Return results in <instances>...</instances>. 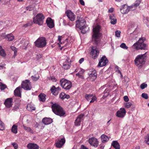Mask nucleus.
Instances as JSON below:
<instances>
[{"instance_id": "f257e3e1", "label": "nucleus", "mask_w": 149, "mask_h": 149, "mask_svg": "<svg viewBox=\"0 0 149 149\" xmlns=\"http://www.w3.org/2000/svg\"><path fill=\"white\" fill-rule=\"evenodd\" d=\"M77 19L76 21V27L81 30L83 34H85L89 30V28L86 25V22L82 18L77 17Z\"/></svg>"}, {"instance_id": "f03ea898", "label": "nucleus", "mask_w": 149, "mask_h": 149, "mask_svg": "<svg viewBox=\"0 0 149 149\" xmlns=\"http://www.w3.org/2000/svg\"><path fill=\"white\" fill-rule=\"evenodd\" d=\"M100 26L97 25L93 29V34L92 35V41L94 44H98L100 42V37L102 34L100 33Z\"/></svg>"}, {"instance_id": "7ed1b4c3", "label": "nucleus", "mask_w": 149, "mask_h": 149, "mask_svg": "<svg viewBox=\"0 0 149 149\" xmlns=\"http://www.w3.org/2000/svg\"><path fill=\"white\" fill-rule=\"evenodd\" d=\"M146 53V52L144 54L137 55L134 60L135 65L140 68H141L145 63L147 58Z\"/></svg>"}, {"instance_id": "20e7f679", "label": "nucleus", "mask_w": 149, "mask_h": 149, "mask_svg": "<svg viewBox=\"0 0 149 149\" xmlns=\"http://www.w3.org/2000/svg\"><path fill=\"white\" fill-rule=\"evenodd\" d=\"M145 40V38H139L138 41L133 44L132 47V48L136 50H147L148 48V46L144 43Z\"/></svg>"}, {"instance_id": "39448f33", "label": "nucleus", "mask_w": 149, "mask_h": 149, "mask_svg": "<svg viewBox=\"0 0 149 149\" xmlns=\"http://www.w3.org/2000/svg\"><path fill=\"white\" fill-rule=\"evenodd\" d=\"M53 112L56 115L60 116H64L65 112L59 105L57 104H54L52 106Z\"/></svg>"}, {"instance_id": "423d86ee", "label": "nucleus", "mask_w": 149, "mask_h": 149, "mask_svg": "<svg viewBox=\"0 0 149 149\" xmlns=\"http://www.w3.org/2000/svg\"><path fill=\"white\" fill-rule=\"evenodd\" d=\"M45 16L41 13L38 14L33 18V21L34 23L37 24L39 25H42L43 24Z\"/></svg>"}, {"instance_id": "0eeeda50", "label": "nucleus", "mask_w": 149, "mask_h": 149, "mask_svg": "<svg viewBox=\"0 0 149 149\" xmlns=\"http://www.w3.org/2000/svg\"><path fill=\"white\" fill-rule=\"evenodd\" d=\"M35 43L36 47L39 48H43L46 45V40L44 37H40L36 40Z\"/></svg>"}, {"instance_id": "6e6552de", "label": "nucleus", "mask_w": 149, "mask_h": 149, "mask_svg": "<svg viewBox=\"0 0 149 149\" xmlns=\"http://www.w3.org/2000/svg\"><path fill=\"white\" fill-rule=\"evenodd\" d=\"M61 87L66 90L69 89L72 87V83L67 80L62 79L60 81Z\"/></svg>"}, {"instance_id": "1a4fd4ad", "label": "nucleus", "mask_w": 149, "mask_h": 149, "mask_svg": "<svg viewBox=\"0 0 149 149\" xmlns=\"http://www.w3.org/2000/svg\"><path fill=\"white\" fill-rule=\"evenodd\" d=\"M91 54L92 55V58L94 59H96L99 54V51L96 46H92L91 47Z\"/></svg>"}, {"instance_id": "9d476101", "label": "nucleus", "mask_w": 149, "mask_h": 149, "mask_svg": "<svg viewBox=\"0 0 149 149\" xmlns=\"http://www.w3.org/2000/svg\"><path fill=\"white\" fill-rule=\"evenodd\" d=\"M21 87L26 90H30L31 88V86L30 81L28 80H26L23 81L21 84Z\"/></svg>"}, {"instance_id": "9b49d317", "label": "nucleus", "mask_w": 149, "mask_h": 149, "mask_svg": "<svg viewBox=\"0 0 149 149\" xmlns=\"http://www.w3.org/2000/svg\"><path fill=\"white\" fill-rule=\"evenodd\" d=\"M132 6L128 7L125 4L123 6L122 8H120V10L121 13L122 14H125L127 13L130 9L131 10H132Z\"/></svg>"}, {"instance_id": "f8f14e48", "label": "nucleus", "mask_w": 149, "mask_h": 149, "mask_svg": "<svg viewBox=\"0 0 149 149\" xmlns=\"http://www.w3.org/2000/svg\"><path fill=\"white\" fill-rule=\"evenodd\" d=\"M108 61L105 56H103L100 59L98 64L100 67H102L105 65L108 62Z\"/></svg>"}, {"instance_id": "ddd939ff", "label": "nucleus", "mask_w": 149, "mask_h": 149, "mask_svg": "<svg viewBox=\"0 0 149 149\" xmlns=\"http://www.w3.org/2000/svg\"><path fill=\"white\" fill-rule=\"evenodd\" d=\"M88 142L91 145L95 147H97L98 145V141L97 139L94 137L89 138Z\"/></svg>"}, {"instance_id": "4468645a", "label": "nucleus", "mask_w": 149, "mask_h": 149, "mask_svg": "<svg viewBox=\"0 0 149 149\" xmlns=\"http://www.w3.org/2000/svg\"><path fill=\"white\" fill-rule=\"evenodd\" d=\"M65 13L69 19L71 21H73L75 19V16L71 11L68 10L65 12Z\"/></svg>"}, {"instance_id": "2eb2a0df", "label": "nucleus", "mask_w": 149, "mask_h": 149, "mask_svg": "<svg viewBox=\"0 0 149 149\" xmlns=\"http://www.w3.org/2000/svg\"><path fill=\"white\" fill-rule=\"evenodd\" d=\"M126 111L124 108H121L116 113V116L118 117L123 118L125 115Z\"/></svg>"}, {"instance_id": "dca6fc26", "label": "nucleus", "mask_w": 149, "mask_h": 149, "mask_svg": "<svg viewBox=\"0 0 149 149\" xmlns=\"http://www.w3.org/2000/svg\"><path fill=\"white\" fill-rule=\"evenodd\" d=\"M61 90L60 88L59 87L56 88L54 86H53L50 89L52 93L54 95H57Z\"/></svg>"}, {"instance_id": "f3484780", "label": "nucleus", "mask_w": 149, "mask_h": 149, "mask_svg": "<svg viewBox=\"0 0 149 149\" xmlns=\"http://www.w3.org/2000/svg\"><path fill=\"white\" fill-rule=\"evenodd\" d=\"M71 61L69 59L67 58L63 63V67L65 70L70 68L71 65Z\"/></svg>"}, {"instance_id": "a211bd4d", "label": "nucleus", "mask_w": 149, "mask_h": 149, "mask_svg": "<svg viewBox=\"0 0 149 149\" xmlns=\"http://www.w3.org/2000/svg\"><path fill=\"white\" fill-rule=\"evenodd\" d=\"M13 99L11 98L7 99L4 102L5 106L8 108L11 107L13 105Z\"/></svg>"}, {"instance_id": "6ab92c4d", "label": "nucleus", "mask_w": 149, "mask_h": 149, "mask_svg": "<svg viewBox=\"0 0 149 149\" xmlns=\"http://www.w3.org/2000/svg\"><path fill=\"white\" fill-rule=\"evenodd\" d=\"M84 116V115L82 114H81L77 117L74 122L75 125L77 126L80 125V123L83 120Z\"/></svg>"}, {"instance_id": "aec40b11", "label": "nucleus", "mask_w": 149, "mask_h": 149, "mask_svg": "<svg viewBox=\"0 0 149 149\" xmlns=\"http://www.w3.org/2000/svg\"><path fill=\"white\" fill-rule=\"evenodd\" d=\"M47 26L50 28H53L54 26V22L50 17H48L46 20Z\"/></svg>"}, {"instance_id": "412c9836", "label": "nucleus", "mask_w": 149, "mask_h": 149, "mask_svg": "<svg viewBox=\"0 0 149 149\" xmlns=\"http://www.w3.org/2000/svg\"><path fill=\"white\" fill-rule=\"evenodd\" d=\"M65 139L64 138L61 139L56 143V146L57 148L61 147L65 142Z\"/></svg>"}, {"instance_id": "4be33fe9", "label": "nucleus", "mask_w": 149, "mask_h": 149, "mask_svg": "<svg viewBox=\"0 0 149 149\" xmlns=\"http://www.w3.org/2000/svg\"><path fill=\"white\" fill-rule=\"evenodd\" d=\"M28 149H39V147L37 145L33 143H30L27 145Z\"/></svg>"}, {"instance_id": "5701e85b", "label": "nucleus", "mask_w": 149, "mask_h": 149, "mask_svg": "<svg viewBox=\"0 0 149 149\" xmlns=\"http://www.w3.org/2000/svg\"><path fill=\"white\" fill-rule=\"evenodd\" d=\"M22 89V88L21 87H19L16 88L14 91V94L15 96L21 97V91Z\"/></svg>"}, {"instance_id": "b1692460", "label": "nucleus", "mask_w": 149, "mask_h": 149, "mask_svg": "<svg viewBox=\"0 0 149 149\" xmlns=\"http://www.w3.org/2000/svg\"><path fill=\"white\" fill-rule=\"evenodd\" d=\"M42 122L45 125H49L52 122V119L50 118H45L43 119Z\"/></svg>"}, {"instance_id": "393cba45", "label": "nucleus", "mask_w": 149, "mask_h": 149, "mask_svg": "<svg viewBox=\"0 0 149 149\" xmlns=\"http://www.w3.org/2000/svg\"><path fill=\"white\" fill-rule=\"evenodd\" d=\"M111 145L115 149H120V148L119 144L117 141H113L111 143Z\"/></svg>"}, {"instance_id": "a878e982", "label": "nucleus", "mask_w": 149, "mask_h": 149, "mask_svg": "<svg viewBox=\"0 0 149 149\" xmlns=\"http://www.w3.org/2000/svg\"><path fill=\"white\" fill-rule=\"evenodd\" d=\"M109 18L111 20L110 23L111 24H116L117 19L113 15H110L109 16Z\"/></svg>"}, {"instance_id": "bb28decb", "label": "nucleus", "mask_w": 149, "mask_h": 149, "mask_svg": "<svg viewBox=\"0 0 149 149\" xmlns=\"http://www.w3.org/2000/svg\"><path fill=\"white\" fill-rule=\"evenodd\" d=\"M101 137L102 142L103 143L107 142L109 140L108 137L104 134L102 135Z\"/></svg>"}, {"instance_id": "cd10ccee", "label": "nucleus", "mask_w": 149, "mask_h": 149, "mask_svg": "<svg viewBox=\"0 0 149 149\" xmlns=\"http://www.w3.org/2000/svg\"><path fill=\"white\" fill-rule=\"evenodd\" d=\"M97 74L95 70L93 71L90 74V77L93 80H95L97 78Z\"/></svg>"}, {"instance_id": "c85d7f7f", "label": "nucleus", "mask_w": 149, "mask_h": 149, "mask_svg": "<svg viewBox=\"0 0 149 149\" xmlns=\"http://www.w3.org/2000/svg\"><path fill=\"white\" fill-rule=\"evenodd\" d=\"M141 1L142 0H136L134 3V5L132 6H133L132 10H135L137 6H139Z\"/></svg>"}, {"instance_id": "c756f323", "label": "nucleus", "mask_w": 149, "mask_h": 149, "mask_svg": "<svg viewBox=\"0 0 149 149\" xmlns=\"http://www.w3.org/2000/svg\"><path fill=\"white\" fill-rule=\"evenodd\" d=\"M11 131L14 134H16L17 132V126L16 124L13 125L11 128Z\"/></svg>"}, {"instance_id": "7c9ffc66", "label": "nucleus", "mask_w": 149, "mask_h": 149, "mask_svg": "<svg viewBox=\"0 0 149 149\" xmlns=\"http://www.w3.org/2000/svg\"><path fill=\"white\" fill-rule=\"evenodd\" d=\"M26 109L30 111H32L35 110V107L31 104L27 105Z\"/></svg>"}, {"instance_id": "2f4dec72", "label": "nucleus", "mask_w": 149, "mask_h": 149, "mask_svg": "<svg viewBox=\"0 0 149 149\" xmlns=\"http://www.w3.org/2000/svg\"><path fill=\"white\" fill-rule=\"evenodd\" d=\"M45 96L44 94H40L38 96L39 100L42 102H45Z\"/></svg>"}, {"instance_id": "473e14b6", "label": "nucleus", "mask_w": 149, "mask_h": 149, "mask_svg": "<svg viewBox=\"0 0 149 149\" xmlns=\"http://www.w3.org/2000/svg\"><path fill=\"white\" fill-rule=\"evenodd\" d=\"M6 37L8 39V40L10 41H12L14 38V36L11 34L7 35Z\"/></svg>"}, {"instance_id": "72a5a7b5", "label": "nucleus", "mask_w": 149, "mask_h": 149, "mask_svg": "<svg viewBox=\"0 0 149 149\" xmlns=\"http://www.w3.org/2000/svg\"><path fill=\"white\" fill-rule=\"evenodd\" d=\"M31 77L33 81H36L38 80L40 77L38 74H35L34 76H32Z\"/></svg>"}, {"instance_id": "f704fd0d", "label": "nucleus", "mask_w": 149, "mask_h": 149, "mask_svg": "<svg viewBox=\"0 0 149 149\" xmlns=\"http://www.w3.org/2000/svg\"><path fill=\"white\" fill-rule=\"evenodd\" d=\"M34 8V6L33 5H30L29 6H27L26 7V9L27 10H29V11H31L33 10Z\"/></svg>"}, {"instance_id": "c9c22d12", "label": "nucleus", "mask_w": 149, "mask_h": 149, "mask_svg": "<svg viewBox=\"0 0 149 149\" xmlns=\"http://www.w3.org/2000/svg\"><path fill=\"white\" fill-rule=\"evenodd\" d=\"M6 87V86L5 84L0 82V88L1 90H4Z\"/></svg>"}, {"instance_id": "e433bc0d", "label": "nucleus", "mask_w": 149, "mask_h": 149, "mask_svg": "<svg viewBox=\"0 0 149 149\" xmlns=\"http://www.w3.org/2000/svg\"><path fill=\"white\" fill-rule=\"evenodd\" d=\"M92 97L93 95H85V98L88 101H89V100H91Z\"/></svg>"}, {"instance_id": "4c0bfd02", "label": "nucleus", "mask_w": 149, "mask_h": 149, "mask_svg": "<svg viewBox=\"0 0 149 149\" xmlns=\"http://www.w3.org/2000/svg\"><path fill=\"white\" fill-rule=\"evenodd\" d=\"M29 44V42L27 40H25L23 44L22 48L24 49H26L27 47V46Z\"/></svg>"}, {"instance_id": "58836bf2", "label": "nucleus", "mask_w": 149, "mask_h": 149, "mask_svg": "<svg viewBox=\"0 0 149 149\" xmlns=\"http://www.w3.org/2000/svg\"><path fill=\"white\" fill-rule=\"evenodd\" d=\"M11 49L14 52V56H15L16 55L17 51L16 48L13 46L10 47Z\"/></svg>"}, {"instance_id": "ea45409f", "label": "nucleus", "mask_w": 149, "mask_h": 149, "mask_svg": "<svg viewBox=\"0 0 149 149\" xmlns=\"http://www.w3.org/2000/svg\"><path fill=\"white\" fill-rule=\"evenodd\" d=\"M0 54L3 57L6 56V54L4 52V49H2L1 50H0Z\"/></svg>"}, {"instance_id": "a19ab883", "label": "nucleus", "mask_w": 149, "mask_h": 149, "mask_svg": "<svg viewBox=\"0 0 149 149\" xmlns=\"http://www.w3.org/2000/svg\"><path fill=\"white\" fill-rule=\"evenodd\" d=\"M48 79L49 80H52L53 81H56V79L55 77L54 76H50L48 77Z\"/></svg>"}, {"instance_id": "79ce46f5", "label": "nucleus", "mask_w": 149, "mask_h": 149, "mask_svg": "<svg viewBox=\"0 0 149 149\" xmlns=\"http://www.w3.org/2000/svg\"><path fill=\"white\" fill-rule=\"evenodd\" d=\"M66 94L64 93H61L59 95L60 97L63 100L65 98V96Z\"/></svg>"}, {"instance_id": "37998d69", "label": "nucleus", "mask_w": 149, "mask_h": 149, "mask_svg": "<svg viewBox=\"0 0 149 149\" xmlns=\"http://www.w3.org/2000/svg\"><path fill=\"white\" fill-rule=\"evenodd\" d=\"M120 47L124 49H127L128 47L126 46V45L124 43H122L120 46Z\"/></svg>"}, {"instance_id": "c03bdc74", "label": "nucleus", "mask_w": 149, "mask_h": 149, "mask_svg": "<svg viewBox=\"0 0 149 149\" xmlns=\"http://www.w3.org/2000/svg\"><path fill=\"white\" fill-rule=\"evenodd\" d=\"M132 104V103L130 102L126 103L125 104V107L127 108H128L131 107Z\"/></svg>"}, {"instance_id": "a18cd8bd", "label": "nucleus", "mask_w": 149, "mask_h": 149, "mask_svg": "<svg viewBox=\"0 0 149 149\" xmlns=\"http://www.w3.org/2000/svg\"><path fill=\"white\" fill-rule=\"evenodd\" d=\"M142 97L146 99H148V96L147 94L146 93H143L141 94Z\"/></svg>"}, {"instance_id": "49530a36", "label": "nucleus", "mask_w": 149, "mask_h": 149, "mask_svg": "<svg viewBox=\"0 0 149 149\" xmlns=\"http://www.w3.org/2000/svg\"><path fill=\"white\" fill-rule=\"evenodd\" d=\"M147 84L145 83H143L140 85V88L141 89H144L147 87Z\"/></svg>"}, {"instance_id": "de8ad7c7", "label": "nucleus", "mask_w": 149, "mask_h": 149, "mask_svg": "<svg viewBox=\"0 0 149 149\" xmlns=\"http://www.w3.org/2000/svg\"><path fill=\"white\" fill-rule=\"evenodd\" d=\"M121 32L120 31L117 30L115 32L116 36L117 37H120Z\"/></svg>"}, {"instance_id": "09e8293b", "label": "nucleus", "mask_w": 149, "mask_h": 149, "mask_svg": "<svg viewBox=\"0 0 149 149\" xmlns=\"http://www.w3.org/2000/svg\"><path fill=\"white\" fill-rule=\"evenodd\" d=\"M24 129L25 130L27 131L28 132H31L32 131V130L30 127H29L26 126H25L24 125L23 126Z\"/></svg>"}, {"instance_id": "8fccbe9b", "label": "nucleus", "mask_w": 149, "mask_h": 149, "mask_svg": "<svg viewBox=\"0 0 149 149\" xmlns=\"http://www.w3.org/2000/svg\"><path fill=\"white\" fill-rule=\"evenodd\" d=\"M91 100L90 101V103L93 102L94 101L96 100V97H92V98H91Z\"/></svg>"}, {"instance_id": "3c124183", "label": "nucleus", "mask_w": 149, "mask_h": 149, "mask_svg": "<svg viewBox=\"0 0 149 149\" xmlns=\"http://www.w3.org/2000/svg\"><path fill=\"white\" fill-rule=\"evenodd\" d=\"M145 141L146 143L149 145V135H148V137L145 139Z\"/></svg>"}, {"instance_id": "603ef678", "label": "nucleus", "mask_w": 149, "mask_h": 149, "mask_svg": "<svg viewBox=\"0 0 149 149\" xmlns=\"http://www.w3.org/2000/svg\"><path fill=\"white\" fill-rule=\"evenodd\" d=\"M124 100L126 102H127L129 101V98L127 96H125L123 97Z\"/></svg>"}, {"instance_id": "864d4df0", "label": "nucleus", "mask_w": 149, "mask_h": 149, "mask_svg": "<svg viewBox=\"0 0 149 149\" xmlns=\"http://www.w3.org/2000/svg\"><path fill=\"white\" fill-rule=\"evenodd\" d=\"M12 145L14 147L15 149H17L18 147L17 144L15 143H12Z\"/></svg>"}, {"instance_id": "5fc2aeb1", "label": "nucleus", "mask_w": 149, "mask_h": 149, "mask_svg": "<svg viewBox=\"0 0 149 149\" xmlns=\"http://www.w3.org/2000/svg\"><path fill=\"white\" fill-rule=\"evenodd\" d=\"M84 72V70L83 69H81V70L79 71V74H80L83 75V74Z\"/></svg>"}, {"instance_id": "6e6d98bb", "label": "nucleus", "mask_w": 149, "mask_h": 149, "mask_svg": "<svg viewBox=\"0 0 149 149\" xmlns=\"http://www.w3.org/2000/svg\"><path fill=\"white\" fill-rule=\"evenodd\" d=\"M76 75L79 77V78H83L84 77L83 75L80 74H79V72L76 74Z\"/></svg>"}, {"instance_id": "4d7b16f0", "label": "nucleus", "mask_w": 149, "mask_h": 149, "mask_svg": "<svg viewBox=\"0 0 149 149\" xmlns=\"http://www.w3.org/2000/svg\"><path fill=\"white\" fill-rule=\"evenodd\" d=\"M79 2L82 5L84 6V2L83 0H79Z\"/></svg>"}, {"instance_id": "13d9d810", "label": "nucleus", "mask_w": 149, "mask_h": 149, "mask_svg": "<svg viewBox=\"0 0 149 149\" xmlns=\"http://www.w3.org/2000/svg\"><path fill=\"white\" fill-rule=\"evenodd\" d=\"M84 58H81L79 61V62L80 64H81L84 61Z\"/></svg>"}, {"instance_id": "bf43d9fd", "label": "nucleus", "mask_w": 149, "mask_h": 149, "mask_svg": "<svg viewBox=\"0 0 149 149\" xmlns=\"http://www.w3.org/2000/svg\"><path fill=\"white\" fill-rule=\"evenodd\" d=\"M31 25L29 23H27L26 24H25L23 26L24 27H26L28 26H30Z\"/></svg>"}, {"instance_id": "052dcab7", "label": "nucleus", "mask_w": 149, "mask_h": 149, "mask_svg": "<svg viewBox=\"0 0 149 149\" xmlns=\"http://www.w3.org/2000/svg\"><path fill=\"white\" fill-rule=\"evenodd\" d=\"M65 96V98H66L67 99H69L70 97V96L68 95H66Z\"/></svg>"}, {"instance_id": "680f3d73", "label": "nucleus", "mask_w": 149, "mask_h": 149, "mask_svg": "<svg viewBox=\"0 0 149 149\" xmlns=\"http://www.w3.org/2000/svg\"><path fill=\"white\" fill-rule=\"evenodd\" d=\"M19 109V108L18 107H14L13 109V110H17Z\"/></svg>"}, {"instance_id": "e2e57ef3", "label": "nucleus", "mask_w": 149, "mask_h": 149, "mask_svg": "<svg viewBox=\"0 0 149 149\" xmlns=\"http://www.w3.org/2000/svg\"><path fill=\"white\" fill-rule=\"evenodd\" d=\"M113 8H111L109 10V12L110 13H112L113 12Z\"/></svg>"}, {"instance_id": "0e129e2a", "label": "nucleus", "mask_w": 149, "mask_h": 149, "mask_svg": "<svg viewBox=\"0 0 149 149\" xmlns=\"http://www.w3.org/2000/svg\"><path fill=\"white\" fill-rule=\"evenodd\" d=\"M61 37L60 36H58V40L59 41L60 43L61 42Z\"/></svg>"}, {"instance_id": "69168bd1", "label": "nucleus", "mask_w": 149, "mask_h": 149, "mask_svg": "<svg viewBox=\"0 0 149 149\" xmlns=\"http://www.w3.org/2000/svg\"><path fill=\"white\" fill-rule=\"evenodd\" d=\"M111 119H110L107 122V126H109L110 123H109V122H110V121H111Z\"/></svg>"}, {"instance_id": "338daca9", "label": "nucleus", "mask_w": 149, "mask_h": 149, "mask_svg": "<svg viewBox=\"0 0 149 149\" xmlns=\"http://www.w3.org/2000/svg\"><path fill=\"white\" fill-rule=\"evenodd\" d=\"M4 67V65H0V69L3 68Z\"/></svg>"}, {"instance_id": "774afa93", "label": "nucleus", "mask_w": 149, "mask_h": 149, "mask_svg": "<svg viewBox=\"0 0 149 149\" xmlns=\"http://www.w3.org/2000/svg\"><path fill=\"white\" fill-rule=\"evenodd\" d=\"M5 22L4 21H1V23H2V24H3Z\"/></svg>"}]
</instances>
